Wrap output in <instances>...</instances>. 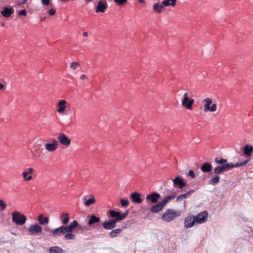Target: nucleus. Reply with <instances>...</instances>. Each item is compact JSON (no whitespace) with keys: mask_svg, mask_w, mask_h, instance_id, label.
<instances>
[{"mask_svg":"<svg viewBox=\"0 0 253 253\" xmlns=\"http://www.w3.org/2000/svg\"><path fill=\"white\" fill-rule=\"evenodd\" d=\"M138 1L139 2L142 3V2H144V0H138Z\"/></svg>","mask_w":253,"mask_h":253,"instance_id":"56","label":"nucleus"},{"mask_svg":"<svg viewBox=\"0 0 253 253\" xmlns=\"http://www.w3.org/2000/svg\"><path fill=\"white\" fill-rule=\"evenodd\" d=\"M80 64L78 62H73L71 63L70 67L71 69L75 70L77 68L80 66Z\"/></svg>","mask_w":253,"mask_h":253,"instance_id":"37","label":"nucleus"},{"mask_svg":"<svg viewBox=\"0 0 253 253\" xmlns=\"http://www.w3.org/2000/svg\"><path fill=\"white\" fill-rule=\"evenodd\" d=\"M130 198L132 201L136 203L140 204L142 202L140 194L138 192H134L130 195Z\"/></svg>","mask_w":253,"mask_h":253,"instance_id":"22","label":"nucleus"},{"mask_svg":"<svg viewBox=\"0 0 253 253\" xmlns=\"http://www.w3.org/2000/svg\"><path fill=\"white\" fill-rule=\"evenodd\" d=\"M59 142L65 146H69L71 143V140L64 133H60L57 137Z\"/></svg>","mask_w":253,"mask_h":253,"instance_id":"11","label":"nucleus"},{"mask_svg":"<svg viewBox=\"0 0 253 253\" xmlns=\"http://www.w3.org/2000/svg\"><path fill=\"white\" fill-rule=\"evenodd\" d=\"M86 228H87L85 226H83L82 225H80L79 226V229L80 230H84V229H86Z\"/></svg>","mask_w":253,"mask_h":253,"instance_id":"51","label":"nucleus"},{"mask_svg":"<svg viewBox=\"0 0 253 253\" xmlns=\"http://www.w3.org/2000/svg\"><path fill=\"white\" fill-rule=\"evenodd\" d=\"M188 175L192 178H194L195 177V174L193 170H189Z\"/></svg>","mask_w":253,"mask_h":253,"instance_id":"44","label":"nucleus"},{"mask_svg":"<svg viewBox=\"0 0 253 253\" xmlns=\"http://www.w3.org/2000/svg\"><path fill=\"white\" fill-rule=\"evenodd\" d=\"M107 8V4L106 2H103L100 1L98 2L96 5V12H104Z\"/></svg>","mask_w":253,"mask_h":253,"instance_id":"19","label":"nucleus"},{"mask_svg":"<svg viewBox=\"0 0 253 253\" xmlns=\"http://www.w3.org/2000/svg\"><path fill=\"white\" fill-rule=\"evenodd\" d=\"M50 1H51V0H41L42 4L45 5H50Z\"/></svg>","mask_w":253,"mask_h":253,"instance_id":"43","label":"nucleus"},{"mask_svg":"<svg viewBox=\"0 0 253 253\" xmlns=\"http://www.w3.org/2000/svg\"><path fill=\"white\" fill-rule=\"evenodd\" d=\"M64 236V238L66 240H74L76 239V236L75 234L72 233H66Z\"/></svg>","mask_w":253,"mask_h":253,"instance_id":"34","label":"nucleus"},{"mask_svg":"<svg viewBox=\"0 0 253 253\" xmlns=\"http://www.w3.org/2000/svg\"><path fill=\"white\" fill-rule=\"evenodd\" d=\"M195 223H196L195 216L192 215L187 216L184 220V225L186 228L192 227Z\"/></svg>","mask_w":253,"mask_h":253,"instance_id":"13","label":"nucleus"},{"mask_svg":"<svg viewBox=\"0 0 253 253\" xmlns=\"http://www.w3.org/2000/svg\"><path fill=\"white\" fill-rule=\"evenodd\" d=\"M83 35L84 36V37H87L88 36V33L87 32H84L83 33Z\"/></svg>","mask_w":253,"mask_h":253,"instance_id":"55","label":"nucleus"},{"mask_svg":"<svg viewBox=\"0 0 253 253\" xmlns=\"http://www.w3.org/2000/svg\"><path fill=\"white\" fill-rule=\"evenodd\" d=\"M49 253H63V250L58 246H53L48 249Z\"/></svg>","mask_w":253,"mask_h":253,"instance_id":"27","label":"nucleus"},{"mask_svg":"<svg viewBox=\"0 0 253 253\" xmlns=\"http://www.w3.org/2000/svg\"><path fill=\"white\" fill-rule=\"evenodd\" d=\"M176 196V192L174 190H173L171 191V194L165 196L161 202L165 206L169 201L174 199Z\"/></svg>","mask_w":253,"mask_h":253,"instance_id":"18","label":"nucleus"},{"mask_svg":"<svg viewBox=\"0 0 253 253\" xmlns=\"http://www.w3.org/2000/svg\"><path fill=\"white\" fill-rule=\"evenodd\" d=\"M253 152V146L252 145H246L244 148V154L247 157H251Z\"/></svg>","mask_w":253,"mask_h":253,"instance_id":"21","label":"nucleus"},{"mask_svg":"<svg viewBox=\"0 0 253 253\" xmlns=\"http://www.w3.org/2000/svg\"><path fill=\"white\" fill-rule=\"evenodd\" d=\"M28 171H27V172L29 174H32L34 172V169L32 168H28L27 169Z\"/></svg>","mask_w":253,"mask_h":253,"instance_id":"48","label":"nucleus"},{"mask_svg":"<svg viewBox=\"0 0 253 253\" xmlns=\"http://www.w3.org/2000/svg\"><path fill=\"white\" fill-rule=\"evenodd\" d=\"M188 197V196L186 193L185 194H182V195L178 196L176 198V201L179 202V201H182L184 199H185Z\"/></svg>","mask_w":253,"mask_h":253,"instance_id":"38","label":"nucleus"},{"mask_svg":"<svg viewBox=\"0 0 253 253\" xmlns=\"http://www.w3.org/2000/svg\"><path fill=\"white\" fill-rule=\"evenodd\" d=\"M227 161V159H221L220 160H219L217 158H215L214 159V161L216 163L220 164L221 165L226 164Z\"/></svg>","mask_w":253,"mask_h":253,"instance_id":"36","label":"nucleus"},{"mask_svg":"<svg viewBox=\"0 0 253 253\" xmlns=\"http://www.w3.org/2000/svg\"><path fill=\"white\" fill-rule=\"evenodd\" d=\"M120 202L122 207H126L128 206L129 202L127 200L122 199Z\"/></svg>","mask_w":253,"mask_h":253,"instance_id":"39","label":"nucleus"},{"mask_svg":"<svg viewBox=\"0 0 253 253\" xmlns=\"http://www.w3.org/2000/svg\"><path fill=\"white\" fill-rule=\"evenodd\" d=\"M122 231V229L120 228L113 230L109 233V236L111 238H115L121 233Z\"/></svg>","mask_w":253,"mask_h":253,"instance_id":"30","label":"nucleus"},{"mask_svg":"<svg viewBox=\"0 0 253 253\" xmlns=\"http://www.w3.org/2000/svg\"><path fill=\"white\" fill-rule=\"evenodd\" d=\"M28 0H23L21 2L18 3V5H21L22 4H23L25 3Z\"/></svg>","mask_w":253,"mask_h":253,"instance_id":"52","label":"nucleus"},{"mask_svg":"<svg viewBox=\"0 0 253 253\" xmlns=\"http://www.w3.org/2000/svg\"><path fill=\"white\" fill-rule=\"evenodd\" d=\"M231 165L226 164L221 166H218L215 167L213 170V173L216 174V175L223 173L225 171H227L230 169V167Z\"/></svg>","mask_w":253,"mask_h":253,"instance_id":"9","label":"nucleus"},{"mask_svg":"<svg viewBox=\"0 0 253 253\" xmlns=\"http://www.w3.org/2000/svg\"><path fill=\"white\" fill-rule=\"evenodd\" d=\"M212 166L209 163H204L201 166V169L204 172H209L211 170Z\"/></svg>","mask_w":253,"mask_h":253,"instance_id":"26","label":"nucleus"},{"mask_svg":"<svg viewBox=\"0 0 253 253\" xmlns=\"http://www.w3.org/2000/svg\"><path fill=\"white\" fill-rule=\"evenodd\" d=\"M79 225L78 222L77 220H74L68 226L62 225L60 226L62 234H65L66 233H72L74 229L77 227Z\"/></svg>","mask_w":253,"mask_h":253,"instance_id":"5","label":"nucleus"},{"mask_svg":"<svg viewBox=\"0 0 253 253\" xmlns=\"http://www.w3.org/2000/svg\"><path fill=\"white\" fill-rule=\"evenodd\" d=\"M220 177L218 175H216L211 178L209 181L210 184L215 185L219 181Z\"/></svg>","mask_w":253,"mask_h":253,"instance_id":"33","label":"nucleus"},{"mask_svg":"<svg viewBox=\"0 0 253 253\" xmlns=\"http://www.w3.org/2000/svg\"><path fill=\"white\" fill-rule=\"evenodd\" d=\"M85 78H86V76L84 74L82 75L80 77L81 80H84Z\"/></svg>","mask_w":253,"mask_h":253,"instance_id":"53","label":"nucleus"},{"mask_svg":"<svg viewBox=\"0 0 253 253\" xmlns=\"http://www.w3.org/2000/svg\"><path fill=\"white\" fill-rule=\"evenodd\" d=\"M39 223L41 225L47 224L49 222V219L47 217H44L42 214H40L38 217Z\"/></svg>","mask_w":253,"mask_h":253,"instance_id":"28","label":"nucleus"},{"mask_svg":"<svg viewBox=\"0 0 253 253\" xmlns=\"http://www.w3.org/2000/svg\"><path fill=\"white\" fill-rule=\"evenodd\" d=\"M194 192V190H191L186 193L187 195L189 197L192 193Z\"/></svg>","mask_w":253,"mask_h":253,"instance_id":"50","label":"nucleus"},{"mask_svg":"<svg viewBox=\"0 0 253 253\" xmlns=\"http://www.w3.org/2000/svg\"><path fill=\"white\" fill-rule=\"evenodd\" d=\"M176 0H164L161 3L164 6H174L175 5Z\"/></svg>","mask_w":253,"mask_h":253,"instance_id":"32","label":"nucleus"},{"mask_svg":"<svg viewBox=\"0 0 253 253\" xmlns=\"http://www.w3.org/2000/svg\"><path fill=\"white\" fill-rule=\"evenodd\" d=\"M114 2L120 5H123L127 2V0H114Z\"/></svg>","mask_w":253,"mask_h":253,"instance_id":"42","label":"nucleus"},{"mask_svg":"<svg viewBox=\"0 0 253 253\" xmlns=\"http://www.w3.org/2000/svg\"><path fill=\"white\" fill-rule=\"evenodd\" d=\"M29 174L27 172V171H25L22 173V176L23 177L24 180L26 181H29L31 180L32 178L31 175L28 176Z\"/></svg>","mask_w":253,"mask_h":253,"instance_id":"35","label":"nucleus"},{"mask_svg":"<svg viewBox=\"0 0 253 253\" xmlns=\"http://www.w3.org/2000/svg\"><path fill=\"white\" fill-rule=\"evenodd\" d=\"M18 14L19 15L25 16L27 14V12L25 9H23L19 12Z\"/></svg>","mask_w":253,"mask_h":253,"instance_id":"45","label":"nucleus"},{"mask_svg":"<svg viewBox=\"0 0 253 253\" xmlns=\"http://www.w3.org/2000/svg\"><path fill=\"white\" fill-rule=\"evenodd\" d=\"M28 230L30 235L34 236L39 235L42 233V228L39 224H32L30 226Z\"/></svg>","mask_w":253,"mask_h":253,"instance_id":"6","label":"nucleus"},{"mask_svg":"<svg viewBox=\"0 0 253 253\" xmlns=\"http://www.w3.org/2000/svg\"><path fill=\"white\" fill-rule=\"evenodd\" d=\"M95 202V199L93 195H89V198L84 203V205L86 207H88L91 204L94 203Z\"/></svg>","mask_w":253,"mask_h":253,"instance_id":"31","label":"nucleus"},{"mask_svg":"<svg viewBox=\"0 0 253 253\" xmlns=\"http://www.w3.org/2000/svg\"><path fill=\"white\" fill-rule=\"evenodd\" d=\"M45 17H43V18H42L41 19V21H43V20L45 19Z\"/></svg>","mask_w":253,"mask_h":253,"instance_id":"57","label":"nucleus"},{"mask_svg":"<svg viewBox=\"0 0 253 253\" xmlns=\"http://www.w3.org/2000/svg\"><path fill=\"white\" fill-rule=\"evenodd\" d=\"M55 13L56 11L53 8H51L49 10L48 13L50 15H53Z\"/></svg>","mask_w":253,"mask_h":253,"instance_id":"47","label":"nucleus"},{"mask_svg":"<svg viewBox=\"0 0 253 253\" xmlns=\"http://www.w3.org/2000/svg\"><path fill=\"white\" fill-rule=\"evenodd\" d=\"M188 94L187 92H185L184 93L183 98L181 101V104L186 109L191 110L192 109V106L194 100L193 99H190Z\"/></svg>","mask_w":253,"mask_h":253,"instance_id":"4","label":"nucleus"},{"mask_svg":"<svg viewBox=\"0 0 253 253\" xmlns=\"http://www.w3.org/2000/svg\"><path fill=\"white\" fill-rule=\"evenodd\" d=\"M3 87H4L3 84L0 83V90L2 89Z\"/></svg>","mask_w":253,"mask_h":253,"instance_id":"54","label":"nucleus"},{"mask_svg":"<svg viewBox=\"0 0 253 253\" xmlns=\"http://www.w3.org/2000/svg\"><path fill=\"white\" fill-rule=\"evenodd\" d=\"M0 205L1 210L4 211L6 207V205L4 203V202L3 200L2 201V203Z\"/></svg>","mask_w":253,"mask_h":253,"instance_id":"46","label":"nucleus"},{"mask_svg":"<svg viewBox=\"0 0 253 253\" xmlns=\"http://www.w3.org/2000/svg\"><path fill=\"white\" fill-rule=\"evenodd\" d=\"M165 206L161 201L153 205L151 208V211L153 213H158L161 211Z\"/></svg>","mask_w":253,"mask_h":253,"instance_id":"17","label":"nucleus"},{"mask_svg":"<svg viewBox=\"0 0 253 253\" xmlns=\"http://www.w3.org/2000/svg\"><path fill=\"white\" fill-rule=\"evenodd\" d=\"M26 220V216L18 211H15L12 213V220L17 225H24Z\"/></svg>","mask_w":253,"mask_h":253,"instance_id":"2","label":"nucleus"},{"mask_svg":"<svg viewBox=\"0 0 253 253\" xmlns=\"http://www.w3.org/2000/svg\"><path fill=\"white\" fill-rule=\"evenodd\" d=\"M242 163H237L235 164H234L232 163H228V165H231V167H230V169L234 168V167H239L242 166Z\"/></svg>","mask_w":253,"mask_h":253,"instance_id":"40","label":"nucleus"},{"mask_svg":"<svg viewBox=\"0 0 253 253\" xmlns=\"http://www.w3.org/2000/svg\"><path fill=\"white\" fill-rule=\"evenodd\" d=\"M13 12V11L12 8L5 7L2 11H1L0 13L3 17L7 18L11 16Z\"/></svg>","mask_w":253,"mask_h":253,"instance_id":"20","label":"nucleus"},{"mask_svg":"<svg viewBox=\"0 0 253 253\" xmlns=\"http://www.w3.org/2000/svg\"><path fill=\"white\" fill-rule=\"evenodd\" d=\"M51 143H48L45 145V148L49 152H53L57 149L58 143L54 139H51Z\"/></svg>","mask_w":253,"mask_h":253,"instance_id":"10","label":"nucleus"},{"mask_svg":"<svg viewBox=\"0 0 253 253\" xmlns=\"http://www.w3.org/2000/svg\"><path fill=\"white\" fill-rule=\"evenodd\" d=\"M208 213L206 211L200 212L195 216L196 223L201 224L205 222L208 218Z\"/></svg>","mask_w":253,"mask_h":253,"instance_id":"7","label":"nucleus"},{"mask_svg":"<svg viewBox=\"0 0 253 253\" xmlns=\"http://www.w3.org/2000/svg\"><path fill=\"white\" fill-rule=\"evenodd\" d=\"M250 161V159L246 160L244 162H241L242 163L241 165H242V166H244V165H246Z\"/></svg>","mask_w":253,"mask_h":253,"instance_id":"49","label":"nucleus"},{"mask_svg":"<svg viewBox=\"0 0 253 253\" xmlns=\"http://www.w3.org/2000/svg\"><path fill=\"white\" fill-rule=\"evenodd\" d=\"M66 101L63 99L60 100L58 102L57 104L58 109L57 110V111L59 114H61L65 111L66 108Z\"/></svg>","mask_w":253,"mask_h":253,"instance_id":"16","label":"nucleus"},{"mask_svg":"<svg viewBox=\"0 0 253 253\" xmlns=\"http://www.w3.org/2000/svg\"><path fill=\"white\" fill-rule=\"evenodd\" d=\"M60 219L63 225L67 224L69 221V214L65 212L62 213L60 216Z\"/></svg>","mask_w":253,"mask_h":253,"instance_id":"25","label":"nucleus"},{"mask_svg":"<svg viewBox=\"0 0 253 253\" xmlns=\"http://www.w3.org/2000/svg\"><path fill=\"white\" fill-rule=\"evenodd\" d=\"M103 227L106 230H112L116 227L117 223L115 220L110 219L108 221L103 222L102 223Z\"/></svg>","mask_w":253,"mask_h":253,"instance_id":"12","label":"nucleus"},{"mask_svg":"<svg viewBox=\"0 0 253 253\" xmlns=\"http://www.w3.org/2000/svg\"><path fill=\"white\" fill-rule=\"evenodd\" d=\"M100 221V218L99 217H96L94 215H91L89 219L88 220V224L89 225H91L93 224L98 223Z\"/></svg>","mask_w":253,"mask_h":253,"instance_id":"29","label":"nucleus"},{"mask_svg":"<svg viewBox=\"0 0 253 253\" xmlns=\"http://www.w3.org/2000/svg\"><path fill=\"white\" fill-rule=\"evenodd\" d=\"M180 211L172 209L167 210L162 215V219L165 222H169L180 215Z\"/></svg>","mask_w":253,"mask_h":253,"instance_id":"1","label":"nucleus"},{"mask_svg":"<svg viewBox=\"0 0 253 253\" xmlns=\"http://www.w3.org/2000/svg\"><path fill=\"white\" fill-rule=\"evenodd\" d=\"M153 10L155 12L161 13L164 9V6L161 2L156 3L153 5Z\"/></svg>","mask_w":253,"mask_h":253,"instance_id":"23","label":"nucleus"},{"mask_svg":"<svg viewBox=\"0 0 253 253\" xmlns=\"http://www.w3.org/2000/svg\"><path fill=\"white\" fill-rule=\"evenodd\" d=\"M217 110V105L216 104H212L210 107V109H208V112H215Z\"/></svg>","mask_w":253,"mask_h":253,"instance_id":"41","label":"nucleus"},{"mask_svg":"<svg viewBox=\"0 0 253 253\" xmlns=\"http://www.w3.org/2000/svg\"><path fill=\"white\" fill-rule=\"evenodd\" d=\"M203 102L205 103L204 106V111L207 112H208V109H210V105L212 104V99L211 98H206L203 100Z\"/></svg>","mask_w":253,"mask_h":253,"instance_id":"24","label":"nucleus"},{"mask_svg":"<svg viewBox=\"0 0 253 253\" xmlns=\"http://www.w3.org/2000/svg\"><path fill=\"white\" fill-rule=\"evenodd\" d=\"M173 186L179 185L180 189H182L186 185V182L183 181L182 178L179 176H177L172 180Z\"/></svg>","mask_w":253,"mask_h":253,"instance_id":"15","label":"nucleus"},{"mask_svg":"<svg viewBox=\"0 0 253 253\" xmlns=\"http://www.w3.org/2000/svg\"><path fill=\"white\" fill-rule=\"evenodd\" d=\"M160 198V195L158 193L153 192L147 195L146 199L150 201L152 203H157Z\"/></svg>","mask_w":253,"mask_h":253,"instance_id":"14","label":"nucleus"},{"mask_svg":"<svg viewBox=\"0 0 253 253\" xmlns=\"http://www.w3.org/2000/svg\"><path fill=\"white\" fill-rule=\"evenodd\" d=\"M44 231L46 232H50L51 233V236L54 238L62 235L60 226L55 229H51L49 227H45Z\"/></svg>","mask_w":253,"mask_h":253,"instance_id":"8","label":"nucleus"},{"mask_svg":"<svg viewBox=\"0 0 253 253\" xmlns=\"http://www.w3.org/2000/svg\"><path fill=\"white\" fill-rule=\"evenodd\" d=\"M128 211H126L123 213H121L119 211H115L114 210H112L110 211V215L112 218H114L115 219H112L114 220H115L116 223L117 222L122 220L124 219L128 215Z\"/></svg>","mask_w":253,"mask_h":253,"instance_id":"3","label":"nucleus"}]
</instances>
